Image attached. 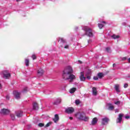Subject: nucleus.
<instances>
[{
	"label": "nucleus",
	"mask_w": 130,
	"mask_h": 130,
	"mask_svg": "<svg viewBox=\"0 0 130 130\" xmlns=\"http://www.w3.org/2000/svg\"><path fill=\"white\" fill-rule=\"evenodd\" d=\"M21 1H22V0H16V2H21Z\"/></svg>",
	"instance_id": "a18cd8bd"
},
{
	"label": "nucleus",
	"mask_w": 130,
	"mask_h": 130,
	"mask_svg": "<svg viewBox=\"0 0 130 130\" xmlns=\"http://www.w3.org/2000/svg\"><path fill=\"white\" fill-rule=\"evenodd\" d=\"M26 90H27V88L25 87V88H24V91H26Z\"/></svg>",
	"instance_id": "49530a36"
},
{
	"label": "nucleus",
	"mask_w": 130,
	"mask_h": 130,
	"mask_svg": "<svg viewBox=\"0 0 130 130\" xmlns=\"http://www.w3.org/2000/svg\"><path fill=\"white\" fill-rule=\"evenodd\" d=\"M97 121H98L97 118H94L93 119L91 122V123L93 125H94V124H96V123H97Z\"/></svg>",
	"instance_id": "aec40b11"
},
{
	"label": "nucleus",
	"mask_w": 130,
	"mask_h": 130,
	"mask_svg": "<svg viewBox=\"0 0 130 130\" xmlns=\"http://www.w3.org/2000/svg\"><path fill=\"white\" fill-rule=\"evenodd\" d=\"M82 120H84V121H88V120H89V117L85 116L84 114V115H83Z\"/></svg>",
	"instance_id": "412c9836"
},
{
	"label": "nucleus",
	"mask_w": 130,
	"mask_h": 130,
	"mask_svg": "<svg viewBox=\"0 0 130 130\" xmlns=\"http://www.w3.org/2000/svg\"><path fill=\"white\" fill-rule=\"evenodd\" d=\"M92 95H94V96H96V95H97V89L96 87L92 88Z\"/></svg>",
	"instance_id": "2eb2a0df"
},
{
	"label": "nucleus",
	"mask_w": 130,
	"mask_h": 130,
	"mask_svg": "<svg viewBox=\"0 0 130 130\" xmlns=\"http://www.w3.org/2000/svg\"><path fill=\"white\" fill-rule=\"evenodd\" d=\"M17 117H22L23 115V112L21 111H18L15 112Z\"/></svg>",
	"instance_id": "ddd939ff"
},
{
	"label": "nucleus",
	"mask_w": 130,
	"mask_h": 130,
	"mask_svg": "<svg viewBox=\"0 0 130 130\" xmlns=\"http://www.w3.org/2000/svg\"><path fill=\"white\" fill-rule=\"evenodd\" d=\"M98 76L99 78H102V77H103V74H102V73H99L98 74Z\"/></svg>",
	"instance_id": "c756f323"
},
{
	"label": "nucleus",
	"mask_w": 130,
	"mask_h": 130,
	"mask_svg": "<svg viewBox=\"0 0 130 130\" xmlns=\"http://www.w3.org/2000/svg\"><path fill=\"white\" fill-rule=\"evenodd\" d=\"M118 111H119V110L117 109L115 110V112L116 113V112H118Z\"/></svg>",
	"instance_id": "79ce46f5"
},
{
	"label": "nucleus",
	"mask_w": 130,
	"mask_h": 130,
	"mask_svg": "<svg viewBox=\"0 0 130 130\" xmlns=\"http://www.w3.org/2000/svg\"><path fill=\"white\" fill-rule=\"evenodd\" d=\"M0 89H2V84L0 83Z\"/></svg>",
	"instance_id": "de8ad7c7"
},
{
	"label": "nucleus",
	"mask_w": 130,
	"mask_h": 130,
	"mask_svg": "<svg viewBox=\"0 0 130 130\" xmlns=\"http://www.w3.org/2000/svg\"><path fill=\"white\" fill-rule=\"evenodd\" d=\"M98 26L100 28V29H102V28L104 27V25L102 23H99Z\"/></svg>",
	"instance_id": "a878e982"
},
{
	"label": "nucleus",
	"mask_w": 130,
	"mask_h": 130,
	"mask_svg": "<svg viewBox=\"0 0 130 130\" xmlns=\"http://www.w3.org/2000/svg\"><path fill=\"white\" fill-rule=\"evenodd\" d=\"M125 118H126V119H128L129 118H130V116H126L125 117Z\"/></svg>",
	"instance_id": "ea45409f"
},
{
	"label": "nucleus",
	"mask_w": 130,
	"mask_h": 130,
	"mask_svg": "<svg viewBox=\"0 0 130 130\" xmlns=\"http://www.w3.org/2000/svg\"><path fill=\"white\" fill-rule=\"evenodd\" d=\"M128 85L126 83L124 84V88H127Z\"/></svg>",
	"instance_id": "4c0bfd02"
},
{
	"label": "nucleus",
	"mask_w": 130,
	"mask_h": 130,
	"mask_svg": "<svg viewBox=\"0 0 130 130\" xmlns=\"http://www.w3.org/2000/svg\"><path fill=\"white\" fill-rule=\"evenodd\" d=\"M108 106H109V110H113V109H114V107L111 104H108Z\"/></svg>",
	"instance_id": "f3484780"
},
{
	"label": "nucleus",
	"mask_w": 130,
	"mask_h": 130,
	"mask_svg": "<svg viewBox=\"0 0 130 130\" xmlns=\"http://www.w3.org/2000/svg\"><path fill=\"white\" fill-rule=\"evenodd\" d=\"M85 75V73L84 72H80V76L79 77L80 81L82 82H84L86 80V77L84 76Z\"/></svg>",
	"instance_id": "423d86ee"
},
{
	"label": "nucleus",
	"mask_w": 130,
	"mask_h": 130,
	"mask_svg": "<svg viewBox=\"0 0 130 130\" xmlns=\"http://www.w3.org/2000/svg\"><path fill=\"white\" fill-rule=\"evenodd\" d=\"M75 111V110L72 107H70L66 109V113H68V114H71L73 113Z\"/></svg>",
	"instance_id": "0eeeda50"
},
{
	"label": "nucleus",
	"mask_w": 130,
	"mask_h": 130,
	"mask_svg": "<svg viewBox=\"0 0 130 130\" xmlns=\"http://www.w3.org/2000/svg\"><path fill=\"white\" fill-rule=\"evenodd\" d=\"M59 41H60V42H61L62 43H66V41H64V40H63V39H62V38H60V39L59 40Z\"/></svg>",
	"instance_id": "cd10ccee"
},
{
	"label": "nucleus",
	"mask_w": 130,
	"mask_h": 130,
	"mask_svg": "<svg viewBox=\"0 0 130 130\" xmlns=\"http://www.w3.org/2000/svg\"><path fill=\"white\" fill-rule=\"evenodd\" d=\"M76 91H77V88H76V87H73L71 89H70V93H71V94H73L74 93H75V92H76Z\"/></svg>",
	"instance_id": "dca6fc26"
},
{
	"label": "nucleus",
	"mask_w": 130,
	"mask_h": 130,
	"mask_svg": "<svg viewBox=\"0 0 130 130\" xmlns=\"http://www.w3.org/2000/svg\"><path fill=\"white\" fill-rule=\"evenodd\" d=\"M93 80L97 81V80H98V77L97 76L93 77Z\"/></svg>",
	"instance_id": "e433bc0d"
},
{
	"label": "nucleus",
	"mask_w": 130,
	"mask_h": 130,
	"mask_svg": "<svg viewBox=\"0 0 130 130\" xmlns=\"http://www.w3.org/2000/svg\"><path fill=\"white\" fill-rule=\"evenodd\" d=\"M76 29H78V27H76Z\"/></svg>",
	"instance_id": "603ef678"
},
{
	"label": "nucleus",
	"mask_w": 130,
	"mask_h": 130,
	"mask_svg": "<svg viewBox=\"0 0 130 130\" xmlns=\"http://www.w3.org/2000/svg\"><path fill=\"white\" fill-rule=\"evenodd\" d=\"M33 108L35 110H37L38 109V104L36 103L33 104Z\"/></svg>",
	"instance_id": "6ab92c4d"
},
{
	"label": "nucleus",
	"mask_w": 130,
	"mask_h": 130,
	"mask_svg": "<svg viewBox=\"0 0 130 130\" xmlns=\"http://www.w3.org/2000/svg\"><path fill=\"white\" fill-rule=\"evenodd\" d=\"M75 104H76V105H79V104H80V100H76Z\"/></svg>",
	"instance_id": "2f4dec72"
},
{
	"label": "nucleus",
	"mask_w": 130,
	"mask_h": 130,
	"mask_svg": "<svg viewBox=\"0 0 130 130\" xmlns=\"http://www.w3.org/2000/svg\"><path fill=\"white\" fill-rule=\"evenodd\" d=\"M13 94L16 99H20L21 93L17 91H14Z\"/></svg>",
	"instance_id": "6e6552de"
},
{
	"label": "nucleus",
	"mask_w": 130,
	"mask_h": 130,
	"mask_svg": "<svg viewBox=\"0 0 130 130\" xmlns=\"http://www.w3.org/2000/svg\"><path fill=\"white\" fill-rule=\"evenodd\" d=\"M6 99H7L8 100H9L10 99V95H7L6 96Z\"/></svg>",
	"instance_id": "58836bf2"
},
{
	"label": "nucleus",
	"mask_w": 130,
	"mask_h": 130,
	"mask_svg": "<svg viewBox=\"0 0 130 130\" xmlns=\"http://www.w3.org/2000/svg\"><path fill=\"white\" fill-rule=\"evenodd\" d=\"M61 101H62L61 99L60 98L57 99L56 101V104H59L60 103H61Z\"/></svg>",
	"instance_id": "4be33fe9"
},
{
	"label": "nucleus",
	"mask_w": 130,
	"mask_h": 130,
	"mask_svg": "<svg viewBox=\"0 0 130 130\" xmlns=\"http://www.w3.org/2000/svg\"><path fill=\"white\" fill-rule=\"evenodd\" d=\"M62 77L64 80H66V81L68 80L70 83L74 82V80H76V76L74 75L72 73L63 74Z\"/></svg>",
	"instance_id": "f257e3e1"
},
{
	"label": "nucleus",
	"mask_w": 130,
	"mask_h": 130,
	"mask_svg": "<svg viewBox=\"0 0 130 130\" xmlns=\"http://www.w3.org/2000/svg\"><path fill=\"white\" fill-rule=\"evenodd\" d=\"M1 113L4 115L9 114L10 113V110L6 109H3L1 110Z\"/></svg>",
	"instance_id": "9d476101"
},
{
	"label": "nucleus",
	"mask_w": 130,
	"mask_h": 130,
	"mask_svg": "<svg viewBox=\"0 0 130 130\" xmlns=\"http://www.w3.org/2000/svg\"><path fill=\"white\" fill-rule=\"evenodd\" d=\"M25 66H26V67H28L29 66V59H25Z\"/></svg>",
	"instance_id": "b1692460"
},
{
	"label": "nucleus",
	"mask_w": 130,
	"mask_h": 130,
	"mask_svg": "<svg viewBox=\"0 0 130 130\" xmlns=\"http://www.w3.org/2000/svg\"><path fill=\"white\" fill-rule=\"evenodd\" d=\"M103 24H106V22L105 21H102Z\"/></svg>",
	"instance_id": "c03bdc74"
},
{
	"label": "nucleus",
	"mask_w": 130,
	"mask_h": 130,
	"mask_svg": "<svg viewBox=\"0 0 130 130\" xmlns=\"http://www.w3.org/2000/svg\"><path fill=\"white\" fill-rule=\"evenodd\" d=\"M59 120V117H58V115L57 114L55 115L54 118L53 119V120L55 123L58 121Z\"/></svg>",
	"instance_id": "4468645a"
},
{
	"label": "nucleus",
	"mask_w": 130,
	"mask_h": 130,
	"mask_svg": "<svg viewBox=\"0 0 130 130\" xmlns=\"http://www.w3.org/2000/svg\"><path fill=\"white\" fill-rule=\"evenodd\" d=\"M106 50L107 52H109L110 51V48H106Z\"/></svg>",
	"instance_id": "c9c22d12"
},
{
	"label": "nucleus",
	"mask_w": 130,
	"mask_h": 130,
	"mask_svg": "<svg viewBox=\"0 0 130 130\" xmlns=\"http://www.w3.org/2000/svg\"><path fill=\"white\" fill-rule=\"evenodd\" d=\"M85 76L86 77L87 79H88V80H90V79H91V76L88 75V74H86Z\"/></svg>",
	"instance_id": "c85d7f7f"
},
{
	"label": "nucleus",
	"mask_w": 130,
	"mask_h": 130,
	"mask_svg": "<svg viewBox=\"0 0 130 130\" xmlns=\"http://www.w3.org/2000/svg\"><path fill=\"white\" fill-rule=\"evenodd\" d=\"M129 62H130V58L128 59Z\"/></svg>",
	"instance_id": "09e8293b"
},
{
	"label": "nucleus",
	"mask_w": 130,
	"mask_h": 130,
	"mask_svg": "<svg viewBox=\"0 0 130 130\" xmlns=\"http://www.w3.org/2000/svg\"><path fill=\"white\" fill-rule=\"evenodd\" d=\"M78 62H80V63H82V62L80 60H79Z\"/></svg>",
	"instance_id": "8fccbe9b"
},
{
	"label": "nucleus",
	"mask_w": 130,
	"mask_h": 130,
	"mask_svg": "<svg viewBox=\"0 0 130 130\" xmlns=\"http://www.w3.org/2000/svg\"><path fill=\"white\" fill-rule=\"evenodd\" d=\"M84 114L83 113L77 112L75 114V117L79 120H82L84 117Z\"/></svg>",
	"instance_id": "20e7f679"
},
{
	"label": "nucleus",
	"mask_w": 130,
	"mask_h": 130,
	"mask_svg": "<svg viewBox=\"0 0 130 130\" xmlns=\"http://www.w3.org/2000/svg\"><path fill=\"white\" fill-rule=\"evenodd\" d=\"M1 75L4 79H9L11 77V74L7 70L3 71Z\"/></svg>",
	"instance_id": "7ed1b4c3"
},
{
	"label": "nucleus",
	"mask_w": 130,
	"mask_h": 130,
	"mask_svg": "<svg viewBox=\"0 0 130 130\" xmlns=\"http://www.w3.org/2000/svg\"><path fill=\"white\" fill-rule=\"evenodd\" d=\"M115 104H116V105H118L119 104H120V101H117V102H115Z\"/></svg>",
	"instance_id": "f704fd0d"
},
{
	"label": "nucleus",
	"mask_w": 130,
	"mask_h": 130,
	"mask_svg": "<svg viewBox=\"0 0 130 130\" xmlns=\"http://www.w3.org/2000/svg\"><path fill=\"white\" fill-rule=\"evenodd\" d=\"M115 66V64H113V67H114Z\"/></svg>",
	"instance_id": "3c124183"
},
{
	"label": "nucleus",
	"mask_w": 130,
	"mask_h": 130,
	"mask_svg": "<svg viewBox=\"0 0 130 130\" xmlns=\"http://www.w3.org/2000/svg\"><path fill=\"white\" fill-rule=\"evenodd\" d=\"M43 74H44V71L41 68L38 70L37 75L38 77H41L43 75Z\"/></svg>",
	"instance_id": "9b49d317"
},
{
	"label": "nucleus",
	"mask_w": 130,
	"mask_h": 130,
	"mask_svg": "<svg viewBox=\"0 0 130 130\" xmlns=\"http://www.w3.org/2000/svg\"><path fill=\"white\" fill-rule=\"evenodd\" d=\"M122 116H123V114H119V117L117 119V121L116 122L117 123H120V122H121V120H122Z\"/></svg>",
	"instance_id": "f8f14e48"
},
{
	"label": "nucleus",
	"mask_w": 130,
	"mask_h": 130,
	"mask_svg": "<svg viewBox=\"0 0 130 130\" xmlns=\"http://www.w3.org/2000/svg\"><path fill=\"white\" fill-rule=\"evenodd\" d=\"M64 48L68 49L69 48V45H67L64 47Z\"/></svg>",
	"instance_id": "a19ab883"
},
{
	"label": "nucleus",
	"mask_w": 130,
	"mask_h": 130,
	"mask_svg": "<svg viewBox=\"0 0 130 130\" xmlns=\"http://www.w3.org/2000/svg\"><path fill=\"white\" fill-rule=\"evenodd\" d=\"M86 74H87V75H91V70H88Z\"/></svg>",
	"instance_id": "473e14b6"
},
{
	"label": "nucleus",
	"mask_w": 130,
	"mask_h": 130,
	"mask_svg": "<svg viewBox=\"0 0 130 130\" xmlns=\"http://www.w3.org/2000/svg\"><path fill=\"white\" fill-rule=\"evenodd\" d=\"M82 29L85 32V35L88 36V37H93V30L90 27L88 26H84Z\"/></svg>",
	"instance_id": "f03ea898"
},
{
	"label": "nucleus",
	"mask_w": 130,
	"mask_h": 130,
	"mask_svg": "<svg viewBox=\"0 0 130 130\" xmlns=\"http://www.w3.org/2000/svg\"><path fill=\"white\" fill-rule=\"evenodd\" d=\"M38 126H40V127H42V126H44V123H40L38 124Z\"/></svg>",
	"instance_id": "7c9ffc66"
},
{
	"label": "nucleus",
	"mask_w": 130,
	"mask_h": 130,
	"mask_svg": "<svg viewBox=\"0 0 130 130\" xmlns=\"http://www.w3.org/2000/svg\"><path fill=\"white\" fill-rule=\"evenodd\" d=\"M10 116L12 119V120H15V115L13 114H11L10 115Z\"/></svg>",
	"instance_id": "bb28decb"
},
{
	"label": "nucleus",
	"mask_w": 130,
	"mask_h": 130,
	"mask_svg": "<svg viewBox=\"0 0 130 130\" xmlns=\"http://www.w3.org/2000/svg\"><path fill=\"white\" fill-rule=\"evenodd\" d=\"M108 121H109V119L107 118H103L102 119V124L103 125H105V124H107L108 123Z\"/></svg>",
	"instance_id": "1a4fd4ad"
},
{
	"label": "nucleus",
	"mask_w": 130,
	"mask_h": 130,
	"mask_svg": "<svg viewBox=\"0 0 130 130\" xmlns=\"http://www.w3.org/2000/svg\"><path fill=\"white\" fill-rule=\"evenodd\" d=\"M73 73V68L71 66H68L66 69H65L63 74H72Z\"/></svg>",
	"instance_id": "39448f33"
},
{
	"label": "nucleus",
	"mask_w": 130,
	"mask_h": 130,
	"mask_svg": "<svg viewBox=\"0 0 130 130\" xmlns=\"http://www.w3.org/2000/svg\"><path fill=\"white\" fill-rule=\"evenodd\" d=\"M69 119H70L71 120H73V117H69Z\"/></svg>",
	"instance_id": "37998d69"
},
{
	"label": "nucleus",
	"mask_w": 130,
	"mask_h": 130,
	"mask_svg": "<svg viewBox=\"0 0 130 130\" xmlns=\"http://www.w3.org/2000/svg\"><path fill=\"white\" fill-rule=\"evenodd\" d=\"M112 38H113V39H118V38H119V36L113 35V36H112Z\"/></svg>",
	"instance_id": "5701e85b"
},
{
	"label": "nucleus",
	"mask_w": 130,
	"mask_h": 130,
	"mask_svg": "<svg viewBox=\"0 0 130 130\" xmlns=\"http://www.w3.org/2000/svg\"><path fill=\"white\" fill-rule=\"evenodd\" d=\"M31 57L32 58V59H36V55H35V54H33L31 56Z\"/></svg>",
	"instance_id": "72a5a7b5"
},
{
	"label": "nucleus",
	"mask_w": 130,
	"mask_h": 130,
	"mask_svg": "<svg viewBox=\"0 0 130 130\" xmlns=\"http://www.w3.org/2000/svg\"><path fill=\"white\" fill-rule=\"evenodd\" d=\"M114 88H115V90H116L117 92H120V90H119V85H118V84H116V85H115Z\"/></svg>",
	"instance_id": "a211bd4d"
},
{
	"label": "nucleus",
	"mask_w": 130,
	"mask_h": 130,
	"mask_svg": "<svg viewBox=\"0 0 130 130\" xmlns=\"http://www.w3.org/2000/svg\"><path fill=\"white\" fill-rule=\"evenodd\" d=\"M52 124V122H49L45 126V127H48V126H50Z\"/></svg>",
	"instance_id": "393cba45"
}]
</instances>
